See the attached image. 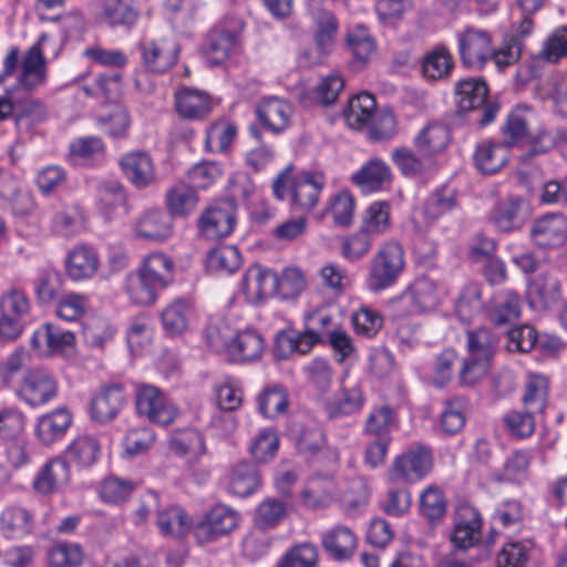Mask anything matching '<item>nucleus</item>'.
I'll list each match as a JSON object with an SVG mask.
<instances>
[{"label":"nucleus","mask_w":567,"mask_h":567,"mask_svg":"<svg viewBox=\"0 0 567 567\" xmlns=\"http://www.w3.org/2000/svg\"><path fill=\"white\" fill-rule=\"evenodd\" d=\"M175 270L176 265L167 254L153 251L145 255L125 276L123 290L128 301L142 307L155 305L159 293L174 284Z\"/></svg>","instance_id":"obj_1"},{"label":"nucleus","mask_w":567,"mask_h":567,"mask_svg":"<svg viewBox=\"0 0 567 567\" xmlns=\"http://www.w3.org/2000/svg\"><path fill=\"white\" fill-rule=\"evenodd\" d=\"M206 342L212 350L237 363L258 361L266 350V341L258 330L245 328L235 331L225 322L207 328Z\"/></svg>","instance_id":"obj_2"},{"label":"nucleus","mask_w":567,"mask_h":567,"mask_svg":"<svg viewBox=\"0 0 567 567\" xmlns=\"http://www.w3.org/2000/svg\"><path fill=\"white\" fill-rule=\"evenodd\" d=\"M292 171L293 167L288 165L276 176L272 194L279 200L290 196L292 210H310L318 203L326 177L320 172L308 171L293 175Z\"/></svg>","instance_id":"obj_3"},{"label":"nucleus","mask_w":567,"mask_h":567,"mask_svg":"<svg viewBox=\"0 0 567 567\" xmlns=\"http://www.w3.org/2000/svg\"><path fill=\"white\" fill-rule=\"evenodd\" d=\"M405 252L396 240L383 243L370 260L365 276V287L372 293L391 289L398 282L405 269Z\"/></svg>","instance_id":"obj_4"},{"label":"nucleus","mask_w":567,"mask_h":567,"mask_svg":"<svg viewBox=\"0 0 567 567\" xmlns=\"http://www.w3.org/2000/svg\"><path fill=\"white\" fill-rule=\"evenodd\" d=\"M497 338L486 328L467 331V357L458 371V382L471 386L486 377L497 350Z\"/></svg>","instance_id":"obj_5"},{"label":"nucleus","mask_w":567,"mask_h":567,"mask_svg":"<svg viewBox=\"0 0 567 567\" xmlns=\"http://www.w3.org/2000/svg\"><path fill=\"white\" fill-rule=\"evenodd\" d=\"M488 86L480 78L460 80L455 85L456 104L460 112H470L481 109V116L476 120L484 127L496 118L499 104L488 101Z\"/></svg>","instance_id":"obj_6"},{"label":"nucleus","mask_w":567,"mask_h":567,"mask_svg":"<svg viewBox=\"0 0 567 567\" xmlns=\"http://www.w3.org/2000/svg\"><path fill=\"white\" fill-rule=\"evenodd\" d=\"M240 522V514L225 504H216L194 526L199 544H207L230 534Z\"/></svg>","instance_id":"obj_7"},{"label":"nucleus","mask_w":567,"mask_h":567,"mask_svg":"<svg viewBox=\"0 0 567 567\" xmlns=\"http://www.w3.org/2000/svg\"><path fill=\"white\" fill-rule=\"evenodd\" d=\"M135 404L138 415L152 423L168 425L177 415L176 406L163 391L152 384H140L135 390Z\"/></svg>","instance_id":"obj_8"},{"label":"nucleus","mask_w":567,"mask_h":567,"mask_svg":"<svg viewBox=\"0 0 567 567\" xmlns=\"http://www.w3.org/2000/svg\"><path fill=\"white\" fill-rule=\"evenodd\" d=\"M17 393L31 408H39L58 396L59 384L55 377L48 370L32 369L24 373Z\"/></svg>","instance_id":"obj_9"},{"label":"nucleus","mask_w":567,"mask_h":567,"mask_svg":"<svg viewBox=\"0 0 567 567\" xmlns=\"http://www.w3.org/2000/svg\"><path fill=\"white\" fill-rule=\"evenodd\" d=\"M483 517L480 511L468 504H460L453 515V529L450 542L455 549L466 550L482 539Z\"/></svg>","instance_id":"obj_10"},{"label":"nucleus","mask_w":567,"mask_h":567,"mask_svg":"<svg viewBox=\"0 0 567 567\" xmlns=\"http://www.w3.org/2000/svg\"><path fill=\"white\" fill-rule=\"evenodd\" d=\"M237 223L236 206L231 200L213 202L199 216L198 229L207 239L228 237Z\"/></svg>","instance_id":"obj_11"},{"label":"nucleus","mask_w":567,"mask_h":567,"mask_svg":"<svg viewBox=\"0 0 567 567\" xmlns=\"http://www.w3.org/2000/svg\"><path fill=\"white\" fill-rule=\"evenodd\" d=\"M433 465L432 452L425 446H413L395 457L389 471L392 482H417L426 476Z\"/></svg>","instance_id":"obj_12"},{"label":"nucleus","mask_w":567,"mask_h":567,"mask_svg":"<svg viewBox=\"0 0 567 567\" xmlns=\"http://www.w3.org/2000/svg\"><path fill=\"white\" fill-rule=\"evenodd\" d=\"M141 60L148 73L164 74L177 62L179 47L174 40H145L140 44Z\"/></svg>","instance_id":"obj_13"},{"label":"nucleus","mask_w":567,"mask_h":567,"mask_svg":"<svg viewBox=\"0 0 567 567\" xmlns=\"http://www.w3.org/2000/svg\"><path fill=\"white\" fill-rule=\"evenodd\" d=\"M458 54L467 68L482 69L492 55V37L481 29L466 28L457 34Z\"/></svg>","instance_id":"obj_14"},{"label":"nucleus","mask_w":567,"mask_h":567,"mask_svg":"<svg viewBox=\"0 0 567 567\" xmlns=\"http://www.w3.org/2000/svg\"><path fill=\"white\" fill-rule=\"evenodd\" d=\"M276 271L260 264L249 266L240 280V290L247 302L259 306L276 291Z\"/></svg>","instance_id":"obj_15"},{"label":"nucleus","mask_w":567,"mask_h":567,"mask_svg":"<svg viewBox=\"0 0 567 567\" xmlns=\"http://www.w3.org/2000/svg\"><path fill=\"white\" fill-rule=\"evenodd\" d=\"M87 185L94 195L99 213L106 220L113 219L120 208H125L126 193L118 181L91 178Z\"/></svg>","instance_id":"obj_16"},{"label":"nucleus","mask_w":567,"mask_h":567,"mask_svg":"<svg viewBox=\"0 0 567 567\" xmlns=\"http://www.w3.org/2000/svg\"><path fill=\"white\" fill-rule=\"evenodd\" d=\"M292 112L291 104L277 96L264 97L255 109L258 123L275 135L284 133L290 126Z\"/></svg>","instance_id":"obj_17"},{"label":"nucleus","mask_w":567,"mask_h":567,"mask_svg":"<svg viewBox=\"0 0 567 567\" xmlns=\"http://www.w3.org/2000/svg\"><path fill=\"white\" fill-rule=\"evenodd\" d=\"M99 251L90 245H76L65 257V272L75 282L87 281L95 277L100 269Z\"/></svg>","instance_id":"obj_18"},{"label":"nucleus","mask_w":567,"mask_h":567,"mask_svg":"<svg viewBox=\"0 0 567 567\" xmlns=\"http://www.w3.org/2000/svg\"><path fill=\"white\" fill-rule=\"evenodd\" d=\"M75 341L73 332L63 330L54 323L40 326L31 337L32 349L41 357L63 353L72 348Z\"/></svg>","instance_id":"obj_19"},{"label":"nucleus","mask_w":567,"mask_h":567,"mask_svg":"<svg viewBox=\"0 0 567 567\" xmlns=\"http://www.w3.org/2000/svg\"><path fill=\"white\" fill-rule=\"evenodd\" d=\"M49 35L42 33L37 43L29 48L21 60L19 84L25 90H33L43 85L47 81V59L42 45L48 41Z\"/></svg>","instance_id":"obj_20"},{"label":"nucleus","mask_w":567,"mask_h":567,"mask_svg":"<svg viewBox=\"0 0 567 567\" xmlns=\"http://www.w3.org/2000/svg\"><path fill=\"white\" fill-rule=\"evenodd\" d=\"M530 236L539 247H560L567 240V218L559 213L546 214L535 220Z\"/></svg>","instance_id":"obj_21"},{"label":"nucleus","mask_w":567,"mask_h":567,"mask_svg":"<svg viewBox=\"0 0 567 567\" xmlns=\"http://www.w3.org/2000/svg\"><path fill=\"white\" fill-rule=\"evenodd\" d=\"M126 403V394L122 385L105 386L91 401V419L101 424L109 423L117 417Z\"/></svg>","instance_id":"obj_22"},{"label":"nucleus","mask_w":567,"mask_h":567,"mask_svg":"<svg viewBox=\"0 0 567 567\" xmlns=\"http://www.w3.org/2000/svg\"><path fill=\"white\" fill-rule=\"evenodd\" d=\"M176 112L186 120H203L213 111L210 95L202 90L182 86L175 92Z\"/></svg>","instance_id":"obj_23"},{"label":"nucleus","mask_w":567,"mask_h":567,"mask_svg":"<svg viewBox=\"0 0 567 567\" xmlns=\"http://www.w3.org/2000/svg\"><path fill=\"white\" fill-rule=\"evenodd\" d=\"M123 175L137 188H145L155 181V165L148 153L133 151L120 158Z\"/></svg>","instance_id":"obj_24"},{"label":"nucleus","mask_w":567,"mask_h":567,"mask_svg":"<svg viewBox=\"0 0 567 567\" xmlns=\"http://www.w3.org/2000/svg\"><path fill=\"white\" fill-rule=\"evenodd\" d=\"M522 300L513 289H504L496 292L488 307L487 318L492 324L503 327L513 324L520 317Z\"/></svg>","instance_id":"obj_25"},{"label":"nucleus","mask_w":567,"mask_h":567,"mask_svg":"<svg viewBox=\"0 0 567 567\" xmlns=\"http://www.w3.org/2000/svg\"><path fill=\"white\" fill-rule=\"evenodd\" d=\"M508 158V144L492 140L478 143L473 154L474 166L485 175L498 173L507 164Z\"/></svg>","instance_id":"obj_26"},{"label":"nucleus","mask_w":567,"mask_h":567,"mask_svg":"<svg viewBox=\"0 0 567 567\" xmlns=\"http://www.w3.org/2000/svg\"><path fill=\"white\" fill-rule=\"evenodd\" d=\"M73 416L69 409L61 406L38 419L35 435L44 445H51L62 440L70 426Z\"/></svg>","instance_id":"obj_27"},{"label":"nucleus","mask_w":567,"mask_h":567,"mask_svg":"<svg viewBox=\"0 0 567 567\" xmlns=\"http://www.w3.org/2000/svg\"><path fill=\"white\" fill-rule=\"evenodd\" d=\"M321 544L332 559L344 561L354 554L358 538L351 528L337 525L321 535Z\"/></svg>","instance_id":"obj_28"},{"label":"nucleus","mask_w":567,"mask_h":567,"mask_svg":"<svg viewBox=\"0 0 567 567\" xmlns=\"http://www.w3.org/2000/svg\"><path fill=\"white\" fill-rule=\"evenodd\" d=\"M336 494L337 484L332 476H313L301 493V502L310 509H323L334 502Z\"/></svg>","instance_id":"obj_29"},{"label":"nucleus","mask_w":567,"mask_h":567,"mask_svg":"<svg viewBox=\"0 0 567 567\" xmlns=\"http://www.w3.org/2000/svg\"><path fill=\"white\" fill-rule=\"evenodd\" d=\"M70 476L69 462L62 457H54L38 472L33 487L38 493L47 495L68 484Z\"/></svg>","instance_id":"obj_30"},{"label":"nucleus","mask_w":567,"mask_h":567,"mask_svg":"<svg viewBox=\"0 0 567 567\" xmlns=\"http://www.w3.org/2000/svg\"><path fill=\"white\" fill-rule=\"evenodd\" d=\"M261 486V476L255 464L240 462L234 465L228 476L227 489L238 497H248Z\"/></svg>","instance_id":"obj_31"},{"label":"nucleus","mask_w":567,"mask_h":567,"mask_svg":"<svg viewBox=\"0 0 567 567\" xmlns=\"http://www.w3.org/2000/svg\"><path fill=\"white\" fill-rule=\"evenodd\" d=\"M390 166L382 159L371 158L358 169L352 182L363 192H378L392 181Z\"/></svg>","instance_id":"obj_32"},{"label":"nucleus","mask_w":567,"mask_h":567,"mask_svg":"<svg viewBox=\"0 0 567 567\" xmlns=\"http://www.w3.org/2000/svg\"><path fill=\"white\" fill-rule=\"evenodd\" d=\"M194 307L187 298H176L167 303L161 312V322L166 333L182 334L188 328Z\"/></svg>","instance_id":"obj_33"},{"label":"nucleus","mask_w":567,"mask_h":567,"mask_svg":"<svg viewBox=\"0 0 567 567\" xmlns=\"http://www.w3.org/2000/svg\"><path fill=\"white\" fill-rule=\"evenodd\" d=\"M450 140L451 133L446 125L431 123L413 138V145L419 153L425 154L433 159L434 155L445 151Z\"/></svg>","instance_id":"obj_34"},{"label":"nucleus","mask_w":567,"mask_h":567,"mask_svg":"<svg viewBox=\"0 0 567 567\" xmlns=\"http://www.w3.org/2000/svg\"><path fill=\"white\" fill-rule=\"evenodd\" d=\"M134 230L140 238L162 241L171 237L172 224L164 212L151 209L137 219Z\"/></svg>","instance_id":"obj_35"},{"label":"nucleus","mask_w":567,"mask_h":567,"mask_svg":"<svg viewBox=\"0 0 567 567\" xmlns=\"http://www.w3.org/2000/svg\"><path fill=\"white\" fill-rule=\"evenodd\" d=\"M400 426V419L396 411L388 405L373 406L369 412L364 433L374 437L392 439V432Z\"/></svg>","instance_id":"obj_36"},{"label":"nucleus","mask_w":567,"mask_h":567,"mask_svg":"<svg viewBox=\"0 0 567 567\" xmlns=\"http://www.w3.org/2000/svg\"><path fill=\"white\" fill-rule=\"evenodd\" d=\"M365 403V395L360 384L342 388L340 395L326 403L324 410L330 419L352 415L361 411Z\"/></svg>","instance_id":"obj_37"},{"label":"nucleus","mask_w":567,"mask_h":567,"mask_svg":"<svg viewBox=\"0 0 567 567\" xmlns=\"http://www.w3.org/2000/svg\"><path fill=\"white\" fill-rule=\"evenodd\" d=\"M105 144L101 137L85 136L73 140L69 145L70 157L76 164L95 166L105 161Z\"/></svg>","instance_id":"obj_38"},{"label":"nucleus","mask_w":567,"mask_h":567,"mask_svg":"<svg viewBox=\"0 0 567 567\" xmlns=\"http://www.w3.org/2000/svg\"><path fill=\"white\" fill-rule=\"evenodd\" d=\"M243 266V256L233 245H223L212 249L206 258V268L217 276L234 275Z\"/></svg>","instance_id":"obj_39"},{"label":"nucleus","mask_w":567,"mask_h":567,"mask_svg":"<svg viewBox=\"0 0 567 567\" xmlns=\"http://www.w3.org/2000/svg\"><path fill=\"white\" fill-rule=\"evenodd\" d=\"M492 219L498 230L511 233L519 229L524 221V202L512 197L497 204L492 213Z\"/></svg>","instance_id":"obj_40"},{"label":"nucleus","mask_w":567,"mask_h":567,"mask_svg":"<svg viewBox=\"0 0 567 567\" xmlns=\"http://www.w3.org/2000/svg\"><path fill=\"white\" fill-rule=\"evenodd\" d=\"M391 161L405 177L417 178L433 167V159L425 154L417 155L409 147H398L391 153Z\"/></svg>","instance_id":"obj_41"},{"label":"nucleus","mask_w":567,"mask_h":567,"mask_svg":"<svg viewBox=\"0 0 567 567\" xmlns=\"http://www.w3.org/2000/svg\"><path fill=\"white\" fill-rule=\"evenodd\" d=\"M457 207L455 188L443 185L431 193L426 198L422 214L425 220L434 223Z\"/></svg>","instance_id":"obj_42"},{"label":"nucleus","mask_w":567,"mask_h":567,"mask_svg":"<svg viewBox=\"0 0 567 567\" xmlns=\"http://www.w3.org/2000/svg\"><path fill=\"white\" fill-rule=\"evenodd\" d=\"M238 33L224 29L214 30L207 40L205 54L212 65L225 62L238 45Z\"/></svg>","instance_id":"obj_43"},{"label":"nucleus","mask_w":567,"mask_h":567,"mask_svg":"<svg viewBox=\"0 0 567 567\" xmlns=\"http://www.w3.org/2000/svg\"><path fill=\"white\" fill-rule=\"evenodd\" d=\"M101 454V444L95 435L80 434L72 440L65 450V456L78 466L86 467L94 464Z\"/></svg>","instance_id":"obj_44"},{"label":"nucleus","mask_w":567,"mask_h":567,"mask_svg":"<svg viewBox=\"0 0 567 567\" xmlns=\"http://www.w3.org/2000/svg\"><path fill=\"white\" fill-rule=\"evenodd\" d=\"M275 296L280 300H296L307 289L308 282L303 271L295 266L285 267L276 272Z\"/></svg>","instance_id":"obj_45"},{"label":"nucleus","mask_w":567,"mask_h":567,"mask_svg":"<svg viewBox=\"0 0 567 567\" xmlns=\"http://www.w3.org/2000/svg\"><path fill=\"white\" fill-rule=\"evenodd\" d=\"M198 195L194 187L186 184H177L166 193V207L172 217H186L190 215L198 205Z\"/></svg>","instance_id":"obj_46"},{"label":"nucleus","mask_w":567,"mask_h":567,"mask_svg":"<svg viewBox=\"0 0 567 567\" xmlns=\"http://www.w3.org/2000/svg\"><path fill=\"white\" fill-rule=\"evenodd\" d=\"M0 527L7 538H22L33 528L32 515L22 507H8L0 516Z\"/></svg>","instance_id":"obj_47"},{"label":"nucleus","mask_w":567,"mask_h":567,"mask_svg":"<svg viewBox=\"0 0 567 567\" xmlns=\"http://www.w3.org/2000/svg\"><path fill=\"white\" fill-rule=\"evenodd\" d=\"M156 525L161 534L179 537L190 529L192 519L182 507L168 506L158 511Z\"/></svg>","instance_id":"obj_48"},{"label":"nucleus","mask_w":567,"mask_h":567,"mask_svg":"<svg viewBox=\"0 0 567 567\" xmlns=\"http://www.w3.org/2000/svg\"><path fill=\"white\" fill-rule=\"evenodd\" d=\"M391 227V206L388 202H373L362 214L360 229L370 236L383 235Z\"/></svg>","instance_id":"obj_49"},{"label":"nucleus","mask_w":567,"mask_h":567,"mask_svg":"<svg viewBox=\"0 0 567 567\" xmlns=\"http://www.w3.org/2000/svg\"><path fill=\"white\" fill-rule=\"evenodd\" d=\"M559 280L548 272L538 274L528 285V296L533 302L549 307L560 296Z\"/></svg>","instance_id":"obj_50"},{"label":"nucleus","mask_w":567,"mask_h":567,"mask_svg":"<svg viewBox=\"0 0 567 567\" xmlns=\"http://www.w3.org/2000/svg\"><path fill=\"white\" fill-rule=\"evenodd\" d=\"M50 567H81L84 561V550L79 543L58 542L48 550Z\"/></svg>","instance_id":"obj_51"},{"label":"nucleus","mask_w":567,"mask_h":567,"mask_svg":"<svg viewBox=\"0 0 567 567\" xmlns=\"http://www.w3.org/2000/svg\"><path fill=\"white\" fill-rule=\"evenodd\" d=\"M318 342H322V340L313 329H307L302 333L280 336L276 346L277 357L284 359L293 352L306 354Z\"/></svg>","instance_id":"obj_52"},{"label":"nucleus","mask_w":567,"mask_h":567,"mask_svg":"<svg viewBox=\"0 0 567 567\" xmlns=\"http://www.w3.org/2000/svg\"><path fill=\"white\" fill-rule=\"evenodd\" d=\"M377 110L375 99L372 94L362 92L349 100L344 110V117L350 126L360 128L371 121Z\"/></svg>","instance_id":"obj_53"},{"label":"nucleus","mask_w":567,"mask_h":567,"mask_svg":"<svg viewBox=\"0 0 567 567\" xmlns=\"http://www.w3.org/2000/svg\"><path fill=\"white\" fill-rule=\"evenodd\" d=\"M454 59L445 47H435L424 55L422 72L426 79L440 80L450 75Z\"/></svg>","instance_id":"obj_54"},{"label":"nucleus","mask_w":567,"mask_h":567,"mask_svg":"<svg viewBox=\"0 0 567 567\" xmlns=\"http://www.w3.org/2000/svg\"><path fill=\"white\" fill-rule=\"evenodd\" d=\"M171 449L189 461L197 460L205 453L204 437L193 429L177 431L171 437Z\"/></svg>","instance_id":"obj_55"},{"label":"nucleus","mask_w":567,"mask_h":567,"mask_svg":"<svg viewBox=\"0 0 567 567\" xmlns=\"http://www.w3.org/2000/svg\"><path fill=\"white\" fill-rule=\"evenodd\" d=\"M532 109L527 105H519L515 107L505 121L502 127L503 135L505 137L504 143L508 144V147L517 145L527 137L528 134V114Z\"/></svg>","instance_id":"obj_56"},{"label":"nucleus","mask_w":567,"mask_h":567,"mask_svg":"<svg viewBox=\"0 0 567 567\" xmlns=\"http://www.w3.org/2000/svg\"><path fill=\"white\" fill-rule=\"evenodd\" d=\"M288 404V393L281 385L267 386L257 398L259 413L268 419H275L286 412Z\"/></svg>","instance_id":"obj_57"},{"label":"nucleus","mask_w":567,"mask_h":567,"mask_svg":"<svg viewBox=\"0 0 567 567\" xmlns=\"http://www.w3.org/2000/svg\"><path fill=\"white\" fill-rule=\"evenodd\" d=\"M409 287L422 313L436 309L441 303L443 298L442 289L432 279L426 277L417 278Z\"/></svg>","instance_id":"obj_58"},{"label":"nucleus","mask_w":567,"mask_h":567,"mask_svg":"<svg viewBox=\"0 0 567 567\" xmlns=\"http://www.w3.org/2000/svg\"><path fill=\"white\" fill-rule=\"evenodd\" d=\"M103 17L111 27H132L138 13L128 0H100Z\"/></svg>","instance_id":"obj_59"},{"label":"nucleus","mask_w":567,"mask_h":567,"mask_svg":"<svg viewBox=\"0 0 567 567\" xmlns=\"http://www.w3.org/2000/svg\"><path fill=\"white\" fill-rule=\"evenodd\" d=\"M236 135L237 127L235 124L227 121H217L206 130L205 150L212 153H224Z\"/></svg>","instance_id":"obj_60"},{"label":"nucleus","mask_w":567,"mask_h":567,"mask_svg":"<svg viewBox=\"0 0 567 567\" xmlns=\"http://www.w3.org/2000/svg\"><path fill=\"white\" fill-rule=\"evenodd\" d=\"M483 308L482 291L478 284L465 285L455 301V312L460 320L471 321Z\"/></svg>","instance_id":"obj_61"},{"label":"nucleus","mask_w":567,"mask_h":567,"mask_svg":"<svg viewBox=\"0 0 567 567\" xmlns=\"http://www.w3.org/2000/svg\"><path fill=\"white\" fill-rule=\"evenodd\" d=\"M286 512L287 507L285 503L276 498H266L255 511L254 526L257 529H272L280 524Z\"/></svg>","instance_id":"obj_62"},{"label":"nucleus","mask_w":567,"mask_h":567,"mask_svg":"<svg viewBox=\"0 0 567 567\" xmlns=\"http://www.w3.org/2000/svg\"><path fill=\"white\" fill-rule=\"evenodd\" d=\"M85 227V217L79 207H66L52 217V229L63 237L80 234Z\"/></svg>","instance_id":"obj_63"},{"label":"nucleus","mask_w":567,"mask_h":567,"mask_svg":"<svg viewBox=\"0 0 567 567\" xmlns=\"http://www.w3.org/2000/svg\"><path fill=\"white\" fill-rule=\"evenodd\" d=\"M318 550L311 543H301L289 548L276 567H317Z\"/></svg>","instance_id":"obj_64"}]
</instances>
